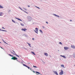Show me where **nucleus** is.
<instances>
[{"label":"nucleus","mask_w":75,"mask_h":75,"mask_svg":"<svg viewBox=\"0 0 75 75\" xmlns=\"http://www.w3.org/2000/svg\"><path fill=\"white\" fill-rule=\"evenodd\" d=\"M71 47L72 48H73V49H74L75 48V46H74V45H71Z\"/></svg>","instance_id":"9"},{"label":"nucleus","mask_w":75,"mask_h":75,"mask_svg":"<svg viewBox=\"0 0 75 75\" xmlns=\"http://www.w3.org/2000/svg\"><path fill=\"white\" fill-rule=\"evenodd\" d=\"M54 73V74H56V75H58V73H57V72L56 71H54L53 72Z\"/></svg>","instance_id":"7"},{"label":"nucleus","mask_w":75,"mask_h":75,"mask_svg":"<svg viewBox=\"0 0 75 75\" xmlns=\"http://www.w3.org/2000/svg\"><path fill=\"white\" fill-rule=\"evenodd\" d=\"M28 7H30V6H29V5L28 6Z\"/></svg>","instance_id":"36"},{"label":"nucleus","mask_w":75,"mask_h":75,"mask_svg":"<svg viewBox=\"0 0 75 75\" xmlns=\"http://www.w3.org/2000/svg\"><path fill=\"white\" fill-rule=\"evenodd\" d=\"M13 55H16V54H14L13 53Z\"/></svg>","instance_id":"43"},{"label":"nucleus","mask_w":75,"mask_h":75,"mask_svg":"<svg viewBox=\"0 0 75 75\" xmlns=\"http://www.w3.org/2000/svg\"><path fill=\"white\" fill-rule=\"evenodd\" d=\"M46 23H47V24H48V22H46Z\"/></svg>","instance_id":"38"},{"label":"nucleus","mask_w":75,"mask_h":75,"mask_svg":"<svg viewBox=\"0 0 75 75\" xmlns=\"http://www.w3.org/2000/svg\"><path fill=\"white\" fill-rule=\"evenodd\" d=\"M21 10H23V9H22L21 8Z\"/></svg>","instance_id":"45"},{"label":"nucleus","mask_w":75,"mask_h":75,"mask_svg":"<svg viewBox=\"0 0 75 75\" xmlns=\"http://www.w3.org/2000/svg\"><path fill=\"white\" fill-rule=\"evenodd\" d=\"M21 25H22V26H24V24H23V23H21Z\"/></svg>","instance_id":"18"},{"label":"nucleus","mask_w":75,"mask_h":75,"mask_svg":"<svg viewBox=\"0 0 75 75\" xmlns=\"http://www.w3.org/2000/svg\"><path fill=\"white\" fill-rule=\"evenodd\" d=\"M12 21L13 22V23H15V21L13 20H12Z\"/></svg>","instance_id":"28"},{"label":"nucleus","mask_w":75,"mask_h":75,"mask_svg":"<svg viewBox=\"0 0 75 75\" xmlns=\"http://www.w3.org/2000/svg\"><path fill=\"white\" fill-rule=\"evenodd\" d=\"M28 64H30V63H28Z\"/></svg>","instance_id":"48"},{"label":"nucleus","mask_w":75,"mask_h":75,"mask_svg":"<svg viewBox=\"0 0 75 75\" xmlns=\"http://www.w3.org/2000/svg\"><path fill=\"white\" fill-rule=\"evenodd\" d=\"M0 31H6V30H0Z\"/></svg>","instance_id":"17"},{"label":"nucleus","mask_w":75,"mask_h":75,"mask_svg":"<svg viewBox=\"0 0 75 75\" xmlns=\"http://www.w3.org/2000/svg\"><path fill=\"white\" fill-rule=\"evenodd\" d=\"M13 52H14V53H15V52H14V50H13Z\"/></svg>","instance_id":"41"},{"label":"nucleus","mask_w":75,"mask_h":75,"mask_svg":"<svg viewBox=\"0 0 75 75\" xmlns=\"http://www.w3.org/2000/svg\"><path fill=\"white\" fill-rule=\"evenodd\" d=\"M8 55H10V56H11V57H13V55H11L10 54H9Z\"/></svg>","instance_id":"24"},{"label":"nucleus","mask_w":75,"mask_h":75,"mask_svg":"<svg viewBox=\"0 0 75 75\" xmlns=\"http://www.w3.org/2000/svg\"><path fill=\"white\" fill-rule=\"evenodd\" d=\"M32 40H34V38H32Z\"/></svg>","instance_id":"35"},{"label":"nucleus","mask_w":75,"mask_h":75,"mask_svg":"<svg viewBox=\"0 0 75 75\" xmlns=\"http://www.w3.org/2000/svg\"><path fill=\"white\" fill-rule=\"evenodd\" d=\"M54 16H56L57 17H59V16L55 14H54Z\"/></svg>","instance_id":"21"},{"label":"nucleus","mask_w":75,"mask_h":75,"mask_svg":"<svg viewBox=\"0 0 75 75\" xmlns=\"http://www.w3.org/2000/svg\"><path fill=\"white\" fill-rule=\"evenodd\" d=\"M23 11H24V12H25V13H26V11H25L23 10Z\"/></svg>","instance_id":"33"},{"label":"nucleus","mask_w":75,"mask_h":75,"mask_svg":"<svg viewBox=\"0 0 75 75\" xmlns=\"http://www.w3.org/2000/svg\"><path fill=\"white\" fill-rule=\"evenodd\" d=\"M63 58H66V57L65 56H63Z\"/></svg>","instance_id":"25"},{"label":"nucleus","mask_w":75,"mask_h":75,"mask_svg":"<svg viewBox=\"0 0 75 75\" xmlns=\"http://www.w3.org/2000/svg\"><path fill=\"white\" fill-rule=\"evenodd\" d=\"M59 74L60 75H62L64 74V72L63 71H62V70L59 73Z\"/></svg>","instance_id":"3"},{"label":"nucleus","mask_w":75,"mask_h":75,"mask_svg":"<svg viewBox=\"0 0 75 75\" xmlns=\"http://www.w3.org/2000/svg\"><path fill=\"white\" fill-rule=\"evenodd\" d=\"M40 32H41L42 33V30H40Z\"/></svg>","instance_id":"27"},{"label":"nucleus","mask_w":75,"mask_h":75,"mask_svg":"<svg viewBox=\"0 0 75 75\" xmlns=\"http://www.w3.org/2000/svg\"><path fill=\"white\" fill-rule=\"evenodd\" d=\"M31 52V53H32V54H33L34 55H35V54L34 53V52Z\"/></svg>","instance_id":"16"},{"label":"nucleus","mask_w":75,"mask_h":75,"mask_svg":"<svg viewBox=\"0 0 75 75\" xmlns=\"http://www.w3.org/2000/svg\"><path fill=\"white\" fill-rule=\"evenodd\" d=\"M0 43H1V42H0Z\"/></svg>","instance_id":"49"},{"label":"nucleus","mask_w":75,"mask_h":75,"mask_svg":"<svg viewBox=\"0 0 75 75\" xmlns=\"http://www.w3.org/2000/svg\"><path fill=\"white\" fill-rule=\"evenodd\" d=\"M11 53H12V54H13V53L12 52H11Z\"/></svg>","instance_id":"47"},{"label":"nucleus","mask_w":75,"mask_h":75,"mask_svg":"<svg viewBox=\"0 0 75 75\" xmlns=\"http://www.w3.org/2000/svg\"><path fill=\"white\" fill-rule=\"evenodd\" d=\"M0 8H3V6H1L0 5Z\"/></svg>","instance_id":"19"},{"label":"nucleus","mask_w":75,"mask_h":75,"mask_svg":"<svg viewBox=\"0 0 75 75\" xmlns=\"http://www.w3.org/2000/svg\"><path fill=\"white\" fill-rule=\"evenodd\" d=\"M16 19H17V20H19V21H22V20H21L19 18H16Z\"/></svg>","instance_id":"10"},{"label":"nucleus","mask_w":75,"mask_h":75,"mask_svg":"<svg viewBox=\"0 0 75 75\" xmlns=\"http://www.w3.org/2000/svg\"><path fill=\"white\" fill-rule=\"evenodd\" d=\"M61 66L63 68H64V65L63 64H61Z\"/></svg>","instance_id":"15"},{"label":"nucleus","mask_w":75,"mask_h":75,"mask_svg":"<svg viewBox=\"0 0 75 75\" xmlns=\"http://www.w3.org/2000/svg\"><path fill=\"white\" fill-rule=\"evenodd\" d=\"M36 74L38 75V74Z\"/></svg>","instance_id":"50"},{"label":"nucleus","mask_w":75,"mask_h":75,"mask_svg":"<svg viewBox=\"0 0 75 75\" xmlns=\"http://www.w3.org/2000/svg\"><path fill=\"white\" fill-rule=\"evenodd\" d=\"M17 61H18V60H17Z\"/></svg>","instance_id":"51"},{"label":"nucleus","mask_w":75,"mask_h":75,"mask_svg":"<svg viewBox=\"0 0 75 75\" xmlns=\"http://www.w3.org/2000/svg\"><path fill=\"white\" fill-rule=\"evenodd\" d=\"M33 72H34V73H35V71H34L33 70Z\"/></svg>","instance_id":"32"},{"label":"nucleus","mask_w":75,"mask_h":75,"mask_svg":"<svg viewBox=\"0 0 75 75\" xmlns=\"http://www.w3.org/2000/svg\"><path fill=\"white\" fill-rule=\"evenodd\" d=\"M73 55L74 58H75V53H73Z\"/></svg>","instance_id":"13"},{"label":"nucleus","mask_w":75,"mask_h":75,"mask_svg":"<svg viewBox=\"0 0 75 75\" xmlns=\"http://www.w3.org/2000/svg\"><path fill=\"white\" fill-rule=\"evenodd\" d=\"M33 67H34L35 68H37V67L35 66H33Z\"/></svg>","instance_id":"29"},{"label":"nucleus","mask_w":75,"mask_h":75,"mask_svg":"<svg viewBox=\"0 0 75 75\" xmlns=\"http://www.w3.org/2000/svg\"><path fill=\"white\" fill-rule=\"evenodd\" d=\"M44 55L47 57L48 56V54L47 53H44Z\"/></svg>","instance_id":"11"},{"label":"nucleus","mask_w":75,"mask_h":75,"mask_svg":"<svg viewBox=\"0 0 75 75\" xmlns=\"http://www.w3.org/2000/svg\"><path fill=\"white\" fill-rule=\"evenodd\" d=\"M37 7V8H39V9H40V8L38 7Z\"/></svg>","instance_id":"34"},{"label":"nucleus","mask_w":75,"mask_h":75,"mask_svg":"<svg viewBox=\"0 0 75 75\" xmlns=\"http://www.w3.org/2000/svg\"><path fill=\"white\" fill-rule=\"evenodd\" d=\"M26 13H27V14H28V13L27 12H26Z\"/></svg>","instance_id":"42"},{"label":"nucleus","mask_w":75,"mask_h":75,"mask_svg":"<svg viewBox=\"0 0 75 75\" xmlns=\"http://www.w3.org/2000/svg\"><path fill=\"white\" fill-rule=\"evenodd\" d=\"M35 30H34V31L37 33V34H38V29L37 28H35Z\"/></svg>","instance_id":"1"},{"label":"nucleus","mask_w":75,"mask_h":75,"mask_svg":"<svg viewBox=\"0 0 75 75\" xmlns=\"http://www.w3.org/2000/svg\"><path fill=\"white\" fill-rule=\"evenodd\" d=\"M21 30H22V31H25V30H27L26 29H25V28H24V29L22 28V29H21Z\"/></svg>","instance_id":"8"},{"label":"nucleus","mask_w":75,"mask_h":75,"mask_svg":"<svg viewBox=\"0 0 75 75\" xmlns=\"http://www.w3.org/2000/svg\"><path fill=\"white\" fill-rule=\"evenodd\" d=\"M24 10H27V9L26 8H25Z\"/></svg>","instance_id":"37"},{"label":"nucleus","mask_w":75,"mask_h":75,"mask_svg":"<svg viewBox=\"0 0 75 75\" xmlns=\"http://www.w3.org/2000/svg\"><path fill=\"white\" fill-rule=\"evenodd\" d=\"M1 48H2V49H3V48H2V47H1Z\"/></svg>","instance_id":"46"},{"label":"nucleus","mask_w":75,"mask_h":75,"mask_svg":"<svg viewBox=\"0 0 75 75\" xmlns=\"http://www.w3.org/2000/svg\"><path fill=\"white\" fill-rule=\"evenodd\" d=\"M36 73H37V74H40V73H39V72L36 71Z\"/></svg>","instance_id":"23"},{"label":"nucleus","mask_w":75,"mask_h":75,"mask_svg":"<svg viewBox=\"0 0 75 75\" xmlns=\"http://www.w3.org/2000/svg\"><path fill=\"white\" fill-rule=\"evenodd\" d=\"M23 65L24 66V67H27V68H28L29 69H30V67L28 66H27V65H25L24 64H23Z\"/></svg>","instance_id":"5"},{"label":"nucleus","mask_w":75,"mask_h":75,"mask_svg":"<svg viewBox=\"0 0 75 75\" xmlns=\"http://www.w3.org/2000/svg\"><path fill=\"white\" fill-rule=\"evenodd\" d=\"M3 15V13L2 12H0V16H1Z\"/></svg>","instance_id":"14"},{"label":"nucleus","mask_w":75,"mask_h":75,"mask_svg":"<svg viewBox=\"0 0 75 75\" xmlns=\"http://www.w3.org/2000/svg\"><path fill=\"white\" fill-rule=\"evenodd\" d=\"M42 27L43 28H45V27H44V26H42Z\"/></svg>","instance_id":"30"},{"label":"nucleus","mask_w":75,"mask_h":75,"mask_svg":"<svg viewBox=\"0 0 75 75\" xmlns=\"http://www.w3.org/2000/svg\"><path fill=\"white\" fill-rule=\"evenodd\" d=\"M30 69L31 71H32V69Z\"/></svg>","instance_id":"39"},{"label":"nucleus","mask_w":75,"mask_h":75,"mask_svg":"<svg viewBox=\"0 0 75 75\" xmlns=\"http://www.w3.org/2000/svg\"><path fill=\"white\" fill-rule=\"evenodd\" d=\"M11 59H13V60H16V59H18L15 57H13L11 58Z\"/></svg>","instance_id":"2"},{"label":"nucleus","mask_w":75,"mask_h":75,"mask_svg":"<svg viewBox=\"0 0 75 75\" xmlns=\"http://www.w3.org/2000/svg\"><path fill=\"white\" fill-rule=\"evenodd\" d=\"M15 55H16L17 56V57H18L19 58V56H18V55H17V54H16V53H15Z\"/></svg>","instance_id":"20"},{"label":"nucleus","mask_w":75,"mask_h":75,"mask_svg":"<svg viewBox=\"0 0 75 75\" xmlns=\"http://www.w3.org/2000/svg\"><path fill=\"white\" fill-rule=\"evenodd\" d=\"M59 44H61V45H62V43L61 42H59Z\"/></svg>","instance_id":"26"},{"label":"nucleus","mask_w":75,"mask_h":75,"mask_svg":"<svg viewBox=\"0 0 75 75\" xmlns=\"http://www.w3.org/2000/svg\"><path fill=\"white\" fill-rule=\"evenodd\" d=\"M2 28L3 29H4L5 30V29H5V28H4V27H3Z\"/></svg>","instance_id":"31"},{"label":"nucleus","mask_w":75,"mask_h":75,"mask_svg":"<svg viewBox=\"0 0 75 75\" xmlns=\"http://www.w3.org/2000/svg\"><path fill=\"white\" fill-rule=\"evenodd\" d=\"M3 42H4L6 44H7V43H6V42H4V40H3Z\"/></svg>","instance_id":"22"},{"label":"nucleus","mask_w":75,"mask_h":75,"mask_svg":"<svg viewBox=\"0 0 75 75\" xmlns=\"http://www.w3.org/2000/svg\"><path fill=\"white\" fill-rule=\"evenodd\" d=\"M64 48L65 50H68V49H69V47H64Z\"/></svg>","instance_id":"6"},{"label":"nucleus","mask_w":75,"mask_h":75,"mask_svg":"<svg viewBox=\"0 0 75 75\" xmlns=\"http://www.w3.org/2000/svg\"><path fill=\"white\" fill-rule=\"evenodd\" d=\"M70 21H72V20H70Z\"/></svg>","instance_id":"44"},{"label":"nucleus","mask_w":75,"mask_h":75,"mask_svg":"<svg viewBox=\"0 0 75 75\" xmlns=\"http://www.w3.org/2000/svg\"><path fill=\"white\" fill-rule=\"evenodd\" d=\"M27 18L29 20H31V19H32L31 17L30 16H28L27 17Z\"/></svg>","instance_id":"4"},{"label":"nucleus","mask_w":75,"mask_h":75,"mask_svg":"<svg viewBox=\"0 0 75 75\" xmlns=\"http://www.w3.org/2000/svg\"><path fill=\"white\" fill-rule=\"evenodd\" d=\"M61 57H63V56L60 55Z\"/></svg>","instance_id":"40"},{"label":"nucleus","mask_w":75,"mask_h":75,"mask_svg":"<svg viewBox=\"0 0 75 75\" xmlns=\"http://www.w3.org/2000/svg\"><path fill=\"white\" fill-rule=\"evenodd\" d=\"M27 44H28V45H29V47H31V44L27 42Z\"/></svg>","instance_id":"12"}]
</instances>
